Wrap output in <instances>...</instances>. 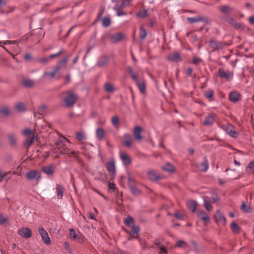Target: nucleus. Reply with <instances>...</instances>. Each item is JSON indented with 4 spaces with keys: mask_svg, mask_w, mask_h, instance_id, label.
I'll return each instance as SVG.
<instances>
[{
    "mask_svg": "<svg viewBox=\"0 0 254 254\" xmlns=\"http://www.w3.org/2000/svg\"><path fill=\"white\" fill-rule=\"evenodd\" d=\"M38 232L44 242L47 245L51 244V241L48 234L43 227L39 226Z\"/></svg>",
    "mask_w": 254,
    "mask_h": 254,
    "instance_id": "obj_7",
    "label": "nucleus"
},
{
    "mask_svg": "<svg viewBox=\"0 0 254 254\" xmlns=\"http://www.w3.org/2000/svg\"><path fill=\"white\" fill-rule=\"evenodd\" d=\"M141 131L142 128L139 126H136L134 129L133 134L135 138L137 140H140L142 138V136L141 134Z\"/></svg>",
    "mask_w": 254,
    "mask_h": 254,
    "instance_id": "obj_21",
    "label": "nucleus"
},
{
    "mask_svg": "<svg viewBox=\"0 0 254 254\" xmlns=\"http://www.w3.org/2000/svg\"><path fill=\"white\" fill-rule=\"evenodd\" d=\"M106 123V120L104 119H100L97 123L99 125H103Z\"/></svg>",
    "mask_w": 254,
    "mask_h": 254,
    "instance_id": "obj_62",
    "label": "nucleus"
},
{
    "mask_svg": "<svg viewBox=\"0 0 254 254\" xmlns=\"http://www.w3.org/2000/svg\"><path fill=\"white\" fill-rule=\"evenodd\" d=\"M214 122V117L212 115H210L205 118V120L203 122L204 126H210Z\"/></svg>",
    "mask_w": 254,
    "mask_h": 254,
    "instance_id": "obj_29",
    "label": "nucleus"
},
{
    "mask_svg": "<svg viewBox=\"0 0 254 254\" xmlns=\"http://www.w3.org/2000/svg\"><path fill=\"white\" fill-rule=\"evenodd\" d=\"M46 109H47V106L46 105L43 104V105H41L39 107L38 111L36 112H34V116H35L36 114H40L41 115H43V114L45 113Z\"/></svg>",
    "mask_w": 254,
    "mask_h": 254,
    "instance_id": "obj_41",
    "label": "nucleus"
},
{
    "mask_svg": "<svg viewBox=\"0 0 254 254\" xmlns=\"http://www.w3.org/2000/svg\"><path fill=\"white\" fill-rule=\"evenodd\" d=\"M63 51L62 50L60 51L57 53L52 54L49 56V59H52L55 57H58V56L61 55L63 53Z\"/></svg>",
    "mask_w": 254,
    "mask_h": 254,
    "instance_id": "obj_56",
    "label": "nucleus"
},
{
    "mask_svg": "<svg viewBox=\"0 0 254 254\" xmlns=\"http://www.w3.org/2000/svg\"><path fill=\"white\" fill-rule=\"evenodd\" d=\"M220 127L225 131L230 136L235 138L237 136V133L235 130L234 127L231 124L222 125Z\"/></svg>",
    "mask_w": 254,
    "mask_h": 254,
    "instance_id": "obj_5",
    "label": "nucleus"
},
{
    "mask_svg": "<svg viewBox=\"0 0 254 254\" xmlns=\"http://www.w3.org/2000/svg\"><path fill=\"white\" fill-rule=\"evenodd\" d=\"M211 199V202L214 203L217 201L219 200L220 199V197L217 194V193L215 191L213 192V195L212 197H209Z\"/></svg>",
    "mask_w": 254,
    "mask_h": 254,
    "instance_id": "obj_47",
    "label": "nucleus"
},
{
    "mask_svg": "<svg viewBox=\"0 0 254 254\" xmlns=\"http://www.w3.org/2000/svg\"><path fill=\"white\" fill-rule=\"evenodd\" d=\"M117 15L118 16L124 15L126 14L125 13L123 12L122 10H120V9L119 8H117Z\"/></svg>",
    "mask_w": 254,
    "mask_h": 254,
    "instance_id": "obj_63",
    "label": "nucleus"
},
{
    "mask_svg": "<svg viewBox=\"0 0 254 254\" xmlns=\"http://www.w3.org/2000/svg\"><path fill=\"white\" fill-rule=\"evenodd\" d=\"M128 234L130 238L132 239H136L137 238V234H134V233H132L130 231L128 232Z\"/></svg>",
    "mask_w": 254,
    "mask_h": 254,
    "instance_id": "obj_61",
    "label": "nucleus"
},
{
    "mask_svg": "<svg viewBox=\"0 0 254 254\" xmlns=\"http://www.w3.org/2000/svg\"><path fill=\"white\" fill-rule=\"evenodd\" d=\"M136 85L141 94H144L145 92V83L144 80L137 81L136 82Z\"/></svg>",
    "mask_w": 254,
    "mask_h": 254,
    "instance_id": "obj_26",
    "label": "nucleus"
},
{
    "mask_svg": "<svg viewBox=\"0 0 254 254\" xmlns=\"http://www.w3.org/2000/svg\"><path fill=\"white\" fill-rule=\"evenodd\" d=\"M15 108L19 112H22L26 110L25 105L23 103H18L15 105Z\"/></svg>",
    "mask_w": 254,
    "mask_h": 254,
    "instance_id": "obj_42",
    "label": "nucleus"
},
{
    "mask_svg": "<svg viewBox=\"0 0 254 254\" xmlns=\"http://www.w3.org/2000/svg\"><path fill=\"white\" fill-rule=\"evenodd\" d=\"M70 57H71V55H68L66 57H65L62 60L59 61V62L58 64L57 65V66L55 67H59V70H60L61 68L66 63L67 61H68L69 58H70Z\"/></svg>",
    "mask_w": 254,
    "mask_h": 254,
    "instance_id": "obj_36",
    "label": "nucleus"
},
{
    "mask_svg": "<svg viewBox=\"0 0 254 254\" xmlns=\"http://www.w3.org/2000/svg\"><path fill=\"white\" fill-rule=\"evenodd\" d=\"M22 134L25 136H28L24 142V145L27 146V148L32 144L34 140L38 139L37 134H36L35 132H33L32 136H31V130L29 128L24 129L22 131Z\"/></svg>",
    "mask_w": 254,
    "mask_h": 254,
    "instance_id": "obj_3",
    "label": "nucleus"
},
{
    "mask_svg": "<svg viewBox=\"0 0 254 254\" xmlns=\"http://www.w3.org/2000/svg\"><path fill=\"white\" fill-rule=\"evenodd\" d=\"M163 169L167 172H172L174 171V168L171 164L167 163L163 167Z\"/></svg>",
    "mask_w": 254,
    "mask_h": 254,
    "instance_id": "obj_46",
    "label": "nucleus"
},
{
    "mask_svg": "<svg viewBox=\"0 0 254 254\" xmlns=\"http://www.w3.org/2000/svg\"><path fill=\"white\" fill-rule=\"evenodd\" d=\"M209 47L213 50L221 49L223 47V44L221 42L211 40L209 42Z\"/></svg>",
    "mask_w": 254,
    "mask_h": 254,
    "instance_id": "obj_15",
    "label": "nucleus"
},
{
    "mask_svg": "<svg viewBox=\"0 0 254 254\" xmlns=\"http://www.w3.org/2000/svg\"><path fill=\"white\" fill-rule=\"evenodd\" d=\"M106 168L110 173L111 177H114L116 173L115 163L113 159L108 161L106 165Z\"/></svg>",
    "mask_w": 254,
    "mask_h": 254,
    "instance_id": "obj_10",
    "label": "nucleus"
},
{
    "mask_svg": "<svg viewBox=\"0 0 254 254\" xmlns=\"http://www.w3.org/2000/svg\"><path fill=\"white\" fill-rule=\"evenodd\" d=\"M10 114V109L7 106L0 107V114L3 116H8Z\"/></svg>",
    "mask_w": 254,
    "mask_h": 254,
    "instance_id": "obj_37",
    "label": "nucleus"
},
{
    "mask_svg": "<svg viewBox=\"0 0 254 254\" xmlns=\"http://www.w3.org/2000/svg\"><path fill=\"white\" fill-rule=\"evenodd\" d=\"M64 190V189L63 186L56 184V191L58 199H61L63 198Z\"/></svg>",
    "mask_w": 254,
    "mask_h": 254,
    "instance_id": "obj_17",
    "label": "nucleus"
},
{
    "mask_svg": "<svg viewBox=\"0 0 254 254\" xmlns=\"http://www.w3.org/2000/svg\"><path fill=\"white\" fill-rule=\"evenodd\" d=\"M215 218L216 223L218 225L224 226L226 224L225 218L219 211H218L215 215Z\"/></svg>",
    "mask_w": 254,
    "mask_h": 254,
    "instance_id": "obj_9",
    "label": "nucleus"
},
{
    "mask_svg": "<svg viewBox=\"0 0 254 254\" xmlns=\"http://www.w3.org/2000/svg\"><path fill=\"white\" fill-rule=\"evenodd\" d=\"M254 170V161H252L249 164L247 168V171L249 173H253Z\"/></svg>",
    "mask_w": 254,
    "mask_h": 254,
    "instance_id": "obj_51",
    "label": "nucleus"
},
{
    "mask_svg": "<svg viewBox=\"0 0 254 254\" xmlns=\"http://www.w3.org/2000/svg\"><path fill=\"white\" fill-rule=\"evenodd\" d=\"M241 95L237 91H233L229 94V99L231 102H237L240 100Z\"/></svg>",
    "mask_w": 254,
    "mask_h": 254,
    "instance_id": "obj_18",
    "label": "nucleus"
},
{
    "mask_svg": "<svg viewBox=\"0 0 254 254\" xmlns=\"http://www.w3.org/2000/svg\"><path fill=\"white\" fill-rule=\"evenodd\" d=\"M139 227L137 226H133L130 232L134 233V234H137L139 232Z\"/></svg>",
    "mask_w": 254,
    "mask_h": 254,
    "instance_id": "obj_55",
    "label": "nucleus"
},
{
    "mask_svg": "<svg viewBox=\"0 0 254 254\" xmlns=\"http://www.w3.org/2000/svg\"><path fill=\"white\" fill-rule=\"evenodd\" d=\"M69 235L71 238L73 239H75L76 237V235L75 232V231L73 229H70L69 231Z\"/></svg>",
    "mask_w": 254,
    "mask_h": 254,
    "instance_id": "obj_57",
    "label": "nucleus"
},
{
    "mask_svg": "<svg viewBox=\"0 0 254 254\" xmlns=\"http://www.w3.org/2000/svg\"><path fill=\"white\" fill-rule=\"evenodd\" d=\"M7 140L11 145H14L17 141V137L16 134L13 133H9L6 135Z\"/></svg>",
    "mask_w": 254,
    "mask_h": 254,
    "instance_id": "obj_19",
    "label": "nucleus"
},
{
    "mask_svg": "<svg viewBox=\"0 0 254 254\" xmlns=\"http://www.w3.org/2000/svg\"><path fill=\"white\" fill-rule=\"evenodd\" d=\"M130 190L131 193L134 195H138L141 193L140 190L134 186H130Z\"/></svg>",
    "mask_w": 254,
    "mask_h": 254,
    "instance_id": "obj_43",
    "label": "nucleus"
},
{
    "mask_svg": "<svg viewBox=\"0 0 254 254\" xmlns=\"http://www.w3.org/2000/svg\"><path fill=\"white\" fill-rule=\"evenodd\" d=\"M59 71V67H55L54 70L51 72H45L43 74V77H46L47 76H49L50 78H53L55 77L56 73Z\"/></svg>",
    "mask_w": 254,
    "mask_h": 254,
    "instance_id": "obj_33",
    "label": "nucleus"
},
{
    "mask_svg": "<svg viewBox=\"0 0 254 254\" xmlns=\"http://www.w3.org/2000/svg\"><path fill=\"white\" fill-rule=\"evenodd\" d=\"M220 10L222 12L224 13H230L233 9L230 6L228 5H223L221 6Z\"/></svg>",
    "mask_w": 254,
    "mask_h": 254,
    "instance_id": "obj_38",
    "label": "nucleus"
},
{
    "mask_svg": "<svg viewBox=\"0 0 254 254\" xmlns=\"http://www.w3.org/2000/svg\"><path fill=\"white\" fill-rule=\"evenodd\" d=\"M241 209L242 211L245 212H250V208L249 206H247L245 203H243L241 206Z\"/></svg>",
    "mask_w": 254,
    "mask_h": 254,
    "instance_id": "obj_52",
    "label": "nucleus"
},
{
    "mask_svg": "<svg viewBox=\"0 0 254 254\" xmlns=\"http://www.w3.org/2000/svg\"><path fill=\"white\" fill-rule=\"evenodd\" d=\"M64 246L65 249L68 252H70L71 249L69 244L67 242L64 243Z\"/></svg>",
    "mask_w": 254,
    "mask_h": 254,
    "instance_id": "obj_60",
    "label": "nucleus"
},
{
    "mask_svg": "<svg viewBox=\"0 0 254 254\" xmlns=\"http://www.w3.org/2000/svg\"><path fill=\"white\" fill-rule=\"evenodd\" d=\"M176 247L186 249L188 247V245L183 240H178L176 242Z\"/></svg>",
    "mask_w": 254,
    "mask_h": 254,
    "instance_id": "obj_39",
    "label": "nucleus"
},
{
    "mask_svg": "<svg viewBox=\"0 0 254 254\" xmlns=\"http://www.w3.org/2000/svg\"><path fill=\"white\" fill-rule=\"evenodd\" d=\"M248 20L250 24L254 25V16H252L249 17Z\"/></svg>",
    "mask_w": 254,
    "mask_h": 254,
    "instance_id": "obj_64",
    "label": "nucleus"
},
{
    "mask_svg": "<svg viewBox=\"0 0 254 254\" xmlns=\"http://www.w3.org/2000/svg\"><path fill=\"white\" fill-rule=\"evenodd\" d=\"M125 223L128 226H131L133 223V219L131 217H127L125 220Z\"/></svg>",
    "mask_w": 254,
    "mask_h": 254,
    "instance_id": "obj_53",
    "label": "nucleus"
},
{
    "mask_svg": "<svg viewBox=\"0 0 254 254\" xmlns=\"http://www.w3.org/2000/svg\"><path fill=\"white\" fill-rule=\"evenodd\" d=\"M147 174L149 179L152 181H156L160 178L159 176L154 171H148Z\"/></svg>",
    "mask_w": 254,
    "mask_h": 254,
    "instance_id": "obj_34",
    "label": "nucleus"
},
{
    "mask_svg": "<svg viewBox=\"0 0 254 254\" xmlns=\"http://www.w3.org/2000/svg\"><path fill=\"white\" fill-rule=\"evenodd\" d=\"M192 72V68L191 67H188L186 70V73L189 76H191Z\"/></svg>",
    "mask_w": 254,
    "mask_h": 254,
    "instance_id": "obj_59",
    "label": "nucleus"
},
{
    "mask_svg": "<svg viewBox=\"0 0 254 254\" xmlns=\"http://www.w3.org/2000/svg\"><path fill=\"white\" fill-rule=\"evenodd\" d=\"M76 139L79 141H83L86 140L85 133L83 131H76L75 132Z\"/></svg>",
    "mask_w": 254,
    "mask_h": 254,
    "instance_id": "obj_24",
    "label": "nucleus"
},
{
    "mask_svg": "<svg viewBox=\"0 0 254 254\" xmlns=\"http://www.w3.org/2000/svg\"><path fill=\"white\" fill-rule=\"evenodd\" d=\"M105 131L103 128L99 127L96 129V135L97 138L99 140H102L104 137Z\"/></svg>",
    "mask_w": 254,
    "mask_h": 254,
    "instance_id": "obj_25",
    "label": "nucleus"
},
{
    "mask_svg": "<svg viewBox=\"0 0 254 254\" xmlns=\"http://www.w3.org/2000/svg\"><path fill=\"white\" fill-rule=\"evenodd\" d=\"M187 20L190 23H194L199 22L206 23L208 22V19L207 18L200 15L193 17H189Z\"/></svg>",
    "mask_w": 254,
    "mask_h": 254,
    "instance_id": "obj_14",
    "label": "nucleus"
},
{
    "mask_svg": "<svg viewBox=\"0 0 254 254\" xmlns=\"http://www.w3.org/2000/svg\"><path fill=\"white\" fill-rule=\"evenodd\" d=\"M205 97L210 101L212 100L214 95V91L212 89H208L204 92Z\"/></svg>",
    "mask_w": 254,
    "mask_h": 254,
    "instance_id": "obj_40",
    "label": "nucleus"
},
{
    "mask_svg": "<svg viewBox=\"0 0 254 254\" xmlns=\"http://www.w3.org/2000/svg\"><path fill=\"white\" fill-rule=\"evenodd\" d=\"M127 70L130 74L132 79L135 82H137L138 81V74L137 73L134 71L133 69L131 67H128L127 68Z\"/></svg>",
    "mask_w": 254,
    "mask_h": 254,
    "instance_id": "obj_28",
    "label": "nucleus"
},
{
    "mask_svg": "<svg viewBox=\"0 0 254 254\" xmlns=\"http://www.w3.org/2000/svg\"><path fill=\"white\" fill-rule=\"evenodd\" d=\"M218 75L221 78L230 80L233 77V72L229 70H225L223 68H220L218 70Z\"/></svg>",
    "mask_w": 254,
    "mask_h": 254,
    "instance_id": "obj_6",
    "label": "nucleus"
},
{
    "mask_svg": "<svg viewBox=\"0 0 254 254\" xmlns=\"http://www.w3.org/2000/svg\"><path fill=\"white\" fill-rule=\"evenodd\" d=\"M109 39L112 43H116L122 41L125 37L122 33L119 32L109 35Z\"/></svg>",
    "mask_w": 254,
    "mask_h": 254,
    "instance_id": "obj_8",
    "label": "nucleus"
},
{
    "mask_svg": "<svg viewBox=\"0 0 254 254\" xmlns=\"http://www.w3.org/2000/svg\"><path fill=\"white\" fill-rule=\"evenodd\" d=\"M25 176L28 181H35L37 182H38L41 178V173L36 170L28 171Z\"/></svg>",
    "mask_w": 254,
    "mask_h": 254,
    "instance_id": "obj_4",
    "label": "nucleus"
},
{
    "mask_svg": "<svg viewBox=\"0 0 254 254\" xmlns=\"http://www.w3.org/2000/svg\"><path fill=\"white\" fill-rule=\"evenodd\" d=\"M112 124L114 127H118L119 125V119L117 116H114L112 119Z\"/></svg>",
    "mask_w": 254,
    "mask_h": 254,
    "instance_id": "obj_49",
    "label": "nucleus"
},
{
    "mask_svg": "<svg viewBox=\"0 0 254 254\" xmlns=\"http://www.w3.org/2000/svg\"><path fill=\"white\" fill-rule=\"evenodd\" d=\"M124 138L125 139V141L124 144L127 147H130L132 143V137L128 134H125L124 135Z\"/></svg>",
    "mask_w": 254,
    "mask_h": 254,
    "instance_id": "obj_30",
    "label": "nucleus"
},
{
    "mask_svg": "<svg viewBox=\"0 0 254 254\" xmlns=\"http://www.w3.org/2000/svg\"><path fill=\"white\" fill-rule=\"evenodd\" d=\"M198 169L201 172H206L208 168V161L205 159L198 167Z\"/></svg>",
    "mask_w": 254,
    "mask_h": 254,
    "instance_id": "obj_27",
    "label": "nucleus"
},
{
    "mask_svg": "<svg viewBox=\"0 0 254 254\" xmlns=\"http://www.w3.org/2000/svg\"><path fill=\"white\" fill-rule=\"evenodd\" d=\"M231 228L232 229V230L233 231V232H235V233H237L239 232V226H238V225L235 223V222H233L232 224H231Z\"/></svg>",
    "mask_w": 254,
    "mask_h": 254,
    "instance_id": "obj_50",
    "label": "nucleus"
},
{
    "mask_svg": "<svg viewBox=\"0 0 254 254\" xmlns=\"http://www.w3.org/2000/svg\"><path fill=\"white\" fill-rule=\"evenodd\" d=\"M120 156L121 161L124 166H128L131 163V160L129 156L126 153L121 152Z\"/></svg>",
    "mask_w": 254,
    "mask_h": 254,
    "instance_id": "obj_12",
    "label": "nucleus"
},
{
    "mask_svg": "<svg viewBox=\"0 0 254 254\" xmlns=\"http://www.w3.org/2000/svg\"><path fill=\"white\" fill-rule=\"evenodd\" d=\"M18 234L23 238H28L31 236V231L28 228L22 227L18 230Z\"/></svg>",
    "mask_w": 254,
    "mask_h": 254,
    "instance_id": "obj_11",
    "label": "nucleus"
},
{
    "mask_svg": "<svg viewBox=\"0 0 254 254\" xmlns=\"http://www.w3.org/2000/svg\"><path fill=\"white\" fill-rule=\"evenodd\" d=\"M104 88H105V90L107 92H112L114 91V87L113 86V85L110 83H105V85H104Z\"/></svg>",
    "mask_w": 254,
    "mask_h": 254,
    "instance_id": "obj_44",
    "label": "nucleus"
},
{
    "mask_svg": "<svg viewBox=\"0 0 254 254\" xmlns=\"http://www.w3.org/2000/svg\"><path fill=\"white\" fill-rule=\"evenodd\" d=\"M147 12L146 10L140 11L137 13V16L140 18H144L147 15Z\"/></svg>",
    "mask_w": 254,
    "mask_h": 254,
    "instance_id": "obj_54",
    "label": "nucleus"
},
{
    "mask_svg": "<svg viewBox=\"0 0 254 254\" xmlns=\"http://www.w3.org/2000/svg\"><path fill=\"white\" fill-rule=\"evenodd\" d=\"M77 99V96L68 91L64 93V96L63 98V101L64 103V106L68 108L72 106L76 102Z\"/></svg>",
    "mask_w": 254,
    "mask_h": 254,
    "instance_id": "obj_2",
    "label": "nucleus"
},
{
    "mask_svg": "<svg viewBox=\"0 0 254 254\" xmlns=\"http://www.w3.org/2000/svg\"><path fill=\"white\" fill-rule=\"evenodd\" d=\"M197 215L204 222H209V218L207 214L203 210H198Z\"/></svg>",
    "mask_w": 254,
    "mask_h": 254,
    "instance_id": "obj_22",
    "label": "nucleus"
},
{
    "mask_svg": "<svg viewBox=\"0 0 254 254\" xmlns=\"http://www.w3.org/2000/svg\"><path fill=\"white\" fill-rule=\"evenodd\" d=\"M187 206L192 212L195 211L197 203L193 200H189L187 202Z\"/></svg>",
    "mask_w": 254,
    "mask_h": 254,
    "instance_id": "obj_32",
    "label": "nucleus"
},
{
    "mask_svg": "<svg viewBox=\"0 0 254 254\" xmlns=\"http://www.w3.org/2000/svg\"><path fill=\"white\" fill-rule=\"evenodd\" d=\"M175 217L178 219L182 220L183 219V215L180 212H176L175 214Z\"/></svg>",
    "mask_w": 254,
    "mask_h": 254,
    "instance_id": "obj_58",
    "label": "nucleus"
},
{
    "mask_svg": "<svg viewBox=\"0 0 254 254\" xmlns=\"http://www.w3.org/2000/svg\"><path fill=\"white\" fill-rule=\"evenodd\" d=\"M203 201H204L203 205L205 207V209L207 211H210L212 209V206L210 204V203H211L210 202L211 201L210 198L208 196H205L203 197Z\"/></svg>",
    "mask_w": 254,
    "mask_h": 254,
    "instance_id": "obj_20",
    "label": "nucleus"
},
{
    "mask_svg": "<svg viewBox=\"0 0 254 254\" xmlns=\"http://www.w3.org/2000/svg\"><path fill=\"white\" fill-rule=\"evenodd\" d=\"M167 59L170 61L175 62H180L182 60L180 54L177 52H175L169 54L167 56Z\"/></svg>",
    "mask_w": 254,
    "mask_h": 254,
    "instance_id": "obj_13",
    "label": "nucleus"
},
{
    "mask_svg": "<svg viewBox=\"0 0 254 254\" xmlns=\"http://www.w3.org/2000/svg\"><path fill=\"white\" fill-rule=\"evenodd\" d=\"M22 84L26 87H32L34 85V81L28 78H24L22 81Z\"/></svg>",
    "mask_w": 254,
    "mask_h": 254,
    "instance_id": "obj_35",
    "label": "nucleus"
},
{
    "mask_svg": "<svg viewBox=\"0 0 254 254\" xmlns=\"http://www.w3.org/2000/svg\"><path fill=\"white\" fill-rule=\"evenodd\" d=\"M103 26L105 27H108L111 23V20L108 17H105L102 21Z\"/></svg>",
    "mask_w": 254,
    "mask_h": 254,
    "instance_id": "obj_45",
    "label": "nucleus"
},
{
    "mask_svg": "<svg viewBox=\"0 0 254 254\" xmlns=\"http://www.w3.org/2000/svg\"><path fill=\"white\" fill-rule=\"evenodd\" d=\"M226 21L229 23L231 25L234 27L236 28H241L242 25L240 23H238L232 17H228L226 19Z\"/></svg>",
    "mask_w": 254,
    "mask_h": 254,
    "instance_id": "obj_23",
    "label": "nucleus"
},
{
    "mask_svg": "<svg viewBox=\"0 0 254 254\" xmlns=\"http://www.w3.org/2000/svg\"><path fill=\"white\" fill-rule=\"evenodd\" d=\"M147 35V33L145 30L143 28V27H141L140 28V33H139V37L140 39L144 40Z\"/></svg>",
    "mask_w": 254,
    "mask_h": 254,
    "instance_id": "obj_48",
    "label": "nucleus"
},
{
    "mask_svg": "<svg viewBox=\"0 0 254 254\" xmlns=\"http://www.w3.org/2000/svg\"><path fill=\"white\" fill-rule=\"evenodd\" d=\"M67 141L70 143V141L65 137L60 138L55 142L56 147L54 149V152L56 153L57 150H59L60 153L63 154H69V149L66 146L65 144Z\"/></svg>",
    "mask_w": 254,
    "mask_h": 254,
    "instance_id": "obj_1",
    "label": "nucleus"
},
{
    "mask_svg": "<svg viewBox=\"0 0 254 254\" xmlns=\"http://www.w3.org/2000/svg\"><path fill=\"white\" fill-rule=\"evenodd\" d=\"M42 170L47 175H52L55 172V167L53 164H50L49 166L42 167Z\"/></svg>",
    "mask_w": 254,
    "mask_h": 254,
    "instance_id": "obj_16",
    "label": "nucleus"
},
{
    "mask_svg": "<svg viewBox=\"0 0 254 254\" xmlns=\"http://www.w3.org/2000/svg\"><path fill=\"white\" fill-rule=\"evenodd\" d=\"M9 224V217L0 213V225H7Z\"/></svg>",
    "mask_w": 254,
    "mask_h": 254,
    "instance_id": "obj_31",
    "label": "nucleus"
}]
</instances>
